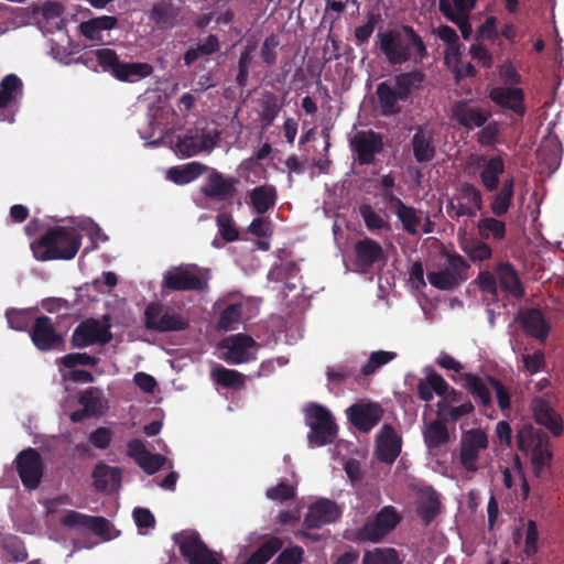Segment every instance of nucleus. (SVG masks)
<instances>
[{
	"label": "nucleus",
	"mask_w": 564,
	"mask_h": 564,
	"mask_svg": "<svg viewBox=\"0 0 564 564\" xmlns=\"http://www.w3.org/2000/svg\"><path fill=\"white\" fill-rule=\"evenodd\" d=\"M360 215L364 218L367 228L371 231L388 228V220L386 214L375 210L369 205H362L360 207Z\"/></svg>",
	"instance_id": "obj_54"
},
{
	"label": "nucleus",
	"mask_w": 564,
	"mask_h": 564,
	"mask_svg": "<svg viewBox=\"0 0 564 564\" xmlns=\"http://www.w3.org/2000/svg\"><path fill=\"white\" fill-rule=\"evenodd\" d=\"M524 544L523 552L527 556H532L538 552L539 532L535 521L529 520L523 531Z\"/></svg>",
	"instance_id": "obj_62"
},
{
	"label": "nucleus",
	"mask_w": 564,
	"mask_h": 564,
	"mask_svg": "<svg viewBox=\"0 0 564 564\" xmlns=\"http://www.w3.org/2000/svg\"><path fill=\"white\" fill-rule=\"evenodd\" d=\"M459 381L482 404H489L491 401V394L495 393L501 410L510 408V392L498 380L490 377L480 378L475 375H460Z\"/></svg>",
	"instance_id": "obj_6"
},
{
	"label": "nucleus",
	"mask_w": 564,
	"mask_h": 564,
	"mask_svg": "<svg viewBox=\"0 0 564 564\" xmlns=\"http://www.w3.org/2000/svg\"><path fill=\"white\" fill-rule=\"evenodd\" d=\"M522 369L529 375H535L544 370L546 366L545 355L542 350L523 352L521 355Z\"/></svg>",
	"instance_id": "obj_57"
},
{
	"label": "nucleus",
	"mask_w": 564,
	"mask_h": 564,
	"mask_svg": "<svg viewBox=\"0 0 564 564\" xmlns=\"http://www.w3.org/2000/svg\"><path fill=\"white\" fill-rule=\"evenodd\" d=\"M479 235L485 239L501 240L506 235L505 223L492 217H484L477 225Z\"/></svg>",
	"instance_id": "obj_52"
},
{
	"label": "nucleus",
	"mask_w": 564,
	"mask_h": 564,
	"mask_svg": "<svg viewBox=\"0 0 564 564\" xmlns=\"http://www.w3.org/2000/svg\"><path fill=\"white\" fill-rule=\"evenodd\" d=\"M377 456L380 460L392 463L401 452V437L395 430L388 424H384L376 440Z\"/></svg>",
	"instance_id": "obj_24"
},
{
	"label": "nucleus",
	"mask_w": 564,
	"mask_h": 564,
	"mask_svg": "<svg viewBox=\"0 0 564 564\" xmlns=\"http://www.w3.org/2000/svg\"><path fill=\"white\" fill-rule=\"evenodd\" d=\"M459 243L463 251L473 262L485 261L492 256V250L489 245L469 238L466 234L459 235Z\"/></svg>",
	"instance_id": "obj_42"
},
{
	"label": "nucleus",
	"mask_w": 564,
	"mask_h": 564,
	"mask_svg": "<svg viewBox=\"0 0 564 564\" xmlns=\"http://www.w3.org/2000/svg\"><path fill=\"white\" fill-rule=\"evenodd\" d=\"M214 382L231 389H240L245 386V377L240 372L215 365L210 370Z\"/></svg>",
	"instance_id": "obj_45"
},
{
	"label": "nucleus",
	"mask_w": 564,
	"mask_h": 564,
	"mask_svg": "<svg viewBox=\"0 0 564 564\" xmlns=\"http://www.w3.org/2000/svg\"><path fill=\"white\" fill-rule=\"evenodd\" d=\"M467 262L462 257H451L448 264L427 274L430 283L440 290H452L464 282L467 276Z\"/></svg>",
	"instance_id": "obj_13"
},
{
	"label": "nucleus",
	"mask_w": 564,
	"mask_h": 564,
	"mask_svg": "<svg viewBox=\"0 0 564 564\" xmlns=\"http://www.w3.org/2000/svg\"><path fill=\"white\" fill-rule=\"evenodd\" d=\"M417 505L419 513L426 523L430 522L441 510L438 495L431 487L420 489Z\"/></svg>",
	"instance_id": "obj_38"
},
{
	"label": "nucleus",
	"mask_w": 564,
	"mask_h": 564,
	"mask_svg": "<svg viewBox=\"0 0 564 564\" xmlns=\"http://www.w3.org/2000/svg\"><path fill=\"white\" fill-rule=\"evenodd\" d=\"M397 215L401 220L404 229L410 234H429L432 231L429 217L422 212H417L412 207L405 206L401 200L397 199Z\"/></svg>",
	"instance_id": "obj_26"
},
{
	"label": "nucleus",
	"mask_w": 564,
	"mask_h": 564,
	"mask_svg": "<svg viewBox=\"0 0 564 564\" xmlns=\"http://www.w3.org/2000/svg\"><path fill=\"white\" fill-rule=\"evenodd\" d=\"M364 564H402L398 552L391 547H375L367 551L362 558Z\"/></svg>",
	"instance_id": "obj_48"
},
{
	"label": "nucleus",
	"mask_w": 564,
	"mask_h": 564,
	"mask_svg": "<svg viewBox=\"0 0 564 564\" xmlns=\"http://www.w3.org/2000/svg\"><path fill=\"white\" fill-rule=\"evenodd\" d=\"M15 462L22 484L30 489L36 488L43 474L39 453L33 448L24 449L18 455Z\"/></svg>",
	"instance_id": "obj_19"
},
{
	"label": "nucleus",
	"mask_w": 564,
	"mask_h": 564,
	"mask_svg": "<svg viewBox=\"0 0 564 564\" xmlns=\"http://www.w3.org/2000/svg\"><path fill=\"white\" fill-rule=\"evenodd\" d=\"M358 261L364 265H370L382 257V248L372 239H364L356 245Z\"/></svg>",
	"instance_id": "obj_47"
},
{
	"label": "nucleus",
	"mask_w": 564,
	"mask_h": 564,
	"mask_svg": "<svg viewBox=\"0 0 564 564\" xmlns=\"http://www.w3.org/2000/svg\"><path fill=\"white\" fill-rule=\"evenodd\" d=\"M209 271L194 264H182L166 270L163 274V288L177 291H205L208 289Z\"/></svg>",
	"instance_id": "obj_4"
},
{
	"label": "nucleus",
	"mask_w": 564,
	"mask_h": 564,
	"mask_svg": "<svg viewBox=\"0 0 564 564\" xmlns=\"http://www.w3.org/2000/svg\"><path fill=\"white\" fill-rule=\"evenodd\" d=\"M177 10L167 4L155 6L152 19L161 29H171L176 24Z\"/></svg>",
	"instance_id": "obj_56"
},
{
	"label": "nucleus",
	"mask_w": 564,
	"mask_h": 564,
	"mask_svg": "<svg viewBox=\"0 0 564 564\" xmlns=\"http://www.w3.org/2000/svg\"><path fill=\"white\" fill-rule=\"evenodd\" d=\"M476 0H440V9L449 20L468 17Z\"/></svg>",
	"instance_id": "obj_46"
},
{
	"label": "nucleus",
	"mask_w": 564,
	"mask_h": 564,
	"mask_svg": "<svg viewBox=\"0 0 564 564\" xmlns=\"http://www.w3.org/2000/svg\"><path fill=\"white\" fill-rule=\"evenodd\" d=\"M79 403L83 405L84 410L74 411L69 414L73 422H79L85 416L101 415L108 408L102 391L97 388L85 390L79 397Z\"/></svg>",
	"instance_id": "obj_25"
},
{
	"label": "nucleus",
	"mask_w": 564,
	"mask_h": 564,
	"mask_svg": "<svg viewBox=\"0 0 564 564\" xmlns=\"http://www.w3.org/2000/svg\"><path fill=\"white\" fill-rule=\"evenodd\" d=\"M217 227L219 235L226 242H231L238 239V230L229 216L224 214L218 215Z\"/></svg>",
	"instance_id": "obj_64"
},
{
	"label": "nucleus",
	"mask_w": 564,
	"mask_h": 564,
	"mask_svg": "<svg viewBox=\"0 0 564 564\" xmlns=\"http://www.w3.org/2000/svg\"><path fill=\"white\" fill-rule=\"evenodd\" d=\"M144 321L147 328L155 332H177L188 326L186 316L158 303H151L147 306Z\"/></svg>",
	"instance_id": "obj_8"
},
{
	"label": "nucleus",
	"mask_w": 564,
	"mask_h": 564,
	"mask_svg": "<svg viewBox=\"0 0 564 564\" xmlns=\"http://www.w3.org/2000/svg\"><path fill=\"white\" fill-rule=\"evenodd\" d=\"M86 530H89L104 540H110L116 536L115 530L111 524L104 518L100 517H89L88 525Z\"/></svg>",
	"instance_id": "obj_63"
},
{
	"label": "nucleus",
	"mask_w": 564,
	"mask_h": 564,
	"mask_svg": "<svg viewBox=\"0 0 564 564\" xmlns=\"http://www.w3.org/2000/svg\"><path fill=\"white\" fill-rule=\"evenodd\" d=\"M205 166L198 162H191L182 166L171 167L166 177L175 184L184 185L193 182L204 173Z\"/></svg>",
	"instance_id": "obj_41"
},
{
	"label": "nucleus",
	"mask_w": 564,
	"mask_h": 564,
	"mask_svg": "<svg viewBox=\"0 0 564 564\" xmlns=\"http://www.w3.org/2000/svg\"><path fill=\"white\" fill-rule=\"evenodd\" d=\"M503 170L505 164L500 156L492 158L485 163L481 172V181L488 191H492L497 187L499 175Z\"/></svg>",
	"instance_id": "obj_51"
},
{
	"label": "nucleus",
	"mask_w": 564,
	"mask_h": 564,
	"mask_svg": "<svg viewBox=\"0 0 564 564\" xmlns=\"http://www.w3.org/2000/svg\"><path fill=\"white\" fill-rule=\"evenodd\" d=\"M377 43L387 61L393 65L410 61L419 63L426 53L421 37L410 26L402 25L379 31Z\"/></svg>",
	"instance_id": "obj_2"
},
{
	"label": "nucleus",
	"mask_w": 564,
	"mask_h": 564,
	"mask_svg": "<svg viewBox=\"0 0 564 564\" xmlns=\"http://www.w3.org/2000/svg\"><path fill=\"white\" fill-rule=\"evenodd\" d=\"M31 338L41 350L53 349L61 343V337L55 333L51 319L46 316L36 319Z\"/></svg>",
	"instance_id": "obj_30"
},
{
	"label": "nucleus",
	"mask_w": 564,
	"mask_h": 564,
	"mask_svg": "<svg viewBox=\"0 0 564 564\" xmlns=\"http://www.w3.org/2000/svg\"><path fill=\"white\" fill-rule=\"evenodd\" d=\"M306 423L311 429L307 436L311 447H319L332 440L337 434V426L330 412L318 404H310L305 408Z\"/></svg>",
	"instance_id": "obj_5"
},
{
	"label": "nucleus",
	"mask_w": 564,
	"mask_h": 564,
	"mask_svg": "<svg viewBox=\"0 0 564 564\" xmlns=\"http://www.w3.org/2000/svg\"><path fill=\"white\" fill-rule=\"evenodd\" d=\"M219 48V43L216 36L208 35L196 48L186 52L184 61L187 65L195 62L199 56L213 54Z\"/></svg>",
	"instance_id": "obj_55"
},
{
	"label": "nucleus",
	"mask_w": 564,
	"mask_h": 564,
	"mask_svg": "<svg viewBox=\"0 0 564 564\" xmlns=\"http://www.w3.org/2000/svg\"><path fill=\"white\" fill-rule=\"evenodd\" d=\"M282 546V542L272 538L267 541L261 547H259L248 560H246L242 564H264L267 563L272 555L280 550Z\"/></svg>",
	"instance_id": "obj_53"
},
{
	"label": "nucleus",
	"mask_w": 564,
	"mask_h": 564,
	"mask_svg": "<svg viewBox=\"0 0 564 564\" xmlns=\"http://www.w3.org/2000/svg\"><path fill=\"white\" fill-rule=\"evenodd\" d=\"M34 316V310H10L7 312L8 324L12 329L25 330Z\"/></svg>",
	"instance_id": "obj_61"
},
{
	"label": "nucleus",
	"mask_w": 564,
	"mask_h": 564,
	"mask_svg": "<svg viewBox=\"0 0 564 564\" xmlns=\"http://www.w3.org/2000/svg\"><path fill=\"white\" fill-rule=\"evenodd\" d=\"M22 97V82L13 74L0 83V121L13 122Z\"/></svg>",
	"instance_id": "obj_17"
},
{
	"label": "nucleus",
	"mask_w": 564,
	"mask_h": 564,
	"mask_svg": "<svg viewBox=\"0 0 564 564\" xmlns=\"http://www.w3.org/2000/svg\"><path fill=\"white\" fill-rule=\"evenodd\" d=\"M395 356L397 355L393 351H373L368 361L361 368L362 375L370 376L375 373L379 368L392 361Z\"/></svg>",
	"instance_id": "obj_59"
},
{
	"label": "nucleus",
	"mask_w": 564,
	"mask_h": 564,
	"mask_svg": "<svg viewBox=\"0 0 564 564\" xmlns=\"http://www.w3.org/2000/svg\"><path fill=\"white\" fill-rule=\"evenodd\" d=\"M276 202V191L273 185L264 184L254 187L249 193L248 204L258 214H264L269 209L273 208Z\"/></svg>",
	"instance_id": "obj_35"
},
{
	"label": "nucleus",
	"mask_w": 564,
	"mask_h": 564,
	"mask_svg": "<svg viewBox=\"0 0 564 564\" xmlns=\"http://www.w3.org/2000/svg\"><path fill=\"white\" fill-rule=\"evenodd\" d=\"M346 414L354 426L368 432L379 422L382 411L377 403L360 400L349 406Z\"/></svg>",
	"instance_id": "obj_20"
},
{
	"label": "nucleus",
	"mask_w": 564,
	"mask_h": 564,
	"mask_svg": "<svg viewBox=\"0 0 564 564\" xmlns=\"http://www.w3.org/2000/svg\"><path fill=\"white\" fill-rule=\"evenodd\" d=\"M400 517L392 507H384L375 519L368 521L358 532L364 541L378 542L399 523Z\"/></svg>",
	"instance_id": "obj_16"
},
{
	"label": "nucleus",
	"mask_w": 564,
	"mask_h": 564,
	"mask_svg": "<svg viewBox=\"0 0 564 564\" xmlns=\"http://www.w3.org/2000/svg\"><path fill=\"white\" fill-rule=\"evenodd\" d=\"M110 315L102 319L89 318L80 323L73 333V344L76 347H87L94 344H106L112 338L110 333Z\"/></svg>",
	"instance_id": "obj_9"
},
{
	"label": "nucleus",
	"mask_w": 564,
	"mask_h": 564,
	"mask_svg": "<svg viewBox=\"0 0 564 564\" xmlns=\"http://www.w3.org/2000/svg\"><path fill=\"white\" fill-rule=\"evenodd\" d=\"M235 182L230 178H224L219 174H212L204 187V193L213 198L226 199L232 195Z\"/></svg>",
	"instance_id": "obj_44"
},
{
	"label": "nucleus",
	"mask_w": 564,
	"mask_h": 564,
	"mask_svg": "<svg viewBox=\"0 0 564 564\" xmlns=\"http://www.w3.org/2000/svg\"><path fill=\"white\" fill-rule=\"evenodd\" d=\"M488 436L482 430H469L465 432L460 441L459 462L464 469L475 473L478 469L480 451L487 448Z\"/></svg>",
	"instance_id": "obj_14"
},
{
	"label": "nucleus",
	"mask_w": 564,
	"mask_h": 564,
	"mask_svg": "<svg viewBox=\"0 0 564 564\" xmlns=\"http://www.w3.org/2000/svg\"><path fill=\"white\" fill-rule=\"evenodd\" d=\"M413 153L417 162L431 161L435 154L433 135L426 129L419 130L412 139Z\"/></svg>",
	"instance_id": "obj_39"
},
{
	"label": "nucleus",
	"mask_w": 564,
	"mask_h": 564,
	"mask_svg": "<svg viewBox=\"0 0 564 564\" xmlns=\"http://www.w3.org/2000/svg\"><path fill=\"white\" fill-rule=\"evenodd\" d=\"M513 195V181L509 180L503 185L491 204V210L495 215L501 216L507 213Z\"/></svg>",
	"instance_id": "obj_58"
},
{
	"label": "nucleus",
	"mask_w": 564,
	"mask_h": 564,
	"mask_svg": "<svg viewBox=\"0 0 564 564\" xmlns=\"http://www.w3.org/2000/svg\"><path fill=\"white\" fill-rule=\"evenodd\" d=\"M519 322L523 332L538 340L545 343L552 329L551 321L536 308L524 310L519 313Z\"/></svg>",
	"instance_id": "obj_21"
},
{
	"label": "nucleus",
	"mask_w": 564,
	"mask_h": 564,
	"mask_svg": "<svg viewBox=\"0 0 564 564\" xmlns=\"http://www.w3.org/2000/svg\"><path fill=\"white\" fill-rule=\"evenodd\" d=\"M96 358L86 352H75L59 359V371L64 381L87 383L93 381L88 371L82 370L78 366L95 365Z\"/></svg>",
	"instance_id": "obj_18"
},
{
	"label": "nucleus",
	"mask_w": 564,
	"mask_h": 564,
	"mask_svg": "<svg viewBox=\"0 0 564 564\" xmlns=\"http://www.w3.org/2000/svg\"><path fill=\"white\" fill-rule=\"evenodd\" d=\"M500 288L512 296L519 297L523 290L518 274L510 263L501 262L496 268Z\"/></svg>",
	"instance_id": "obj_37"
},
{
	"label": "nucleus",
	"mask_w": 564,
	"mask_h": 564,
	"mask_svg": "<svg viewBox=\"0 0 564 564\" xmlns=\"http://www.w3.org/2000/svg\"><path fill=\"white\" fill-rule=\"evenodd\" d=\"M419 395L424 401H431L434 394L442 398L437 403V416L446 417V401L456 399V391L451 389L442 376L431 372L425 380L421 381L419 387Z\"/></svg>",
	"instance_id": "obj_12"
},
{
	"label": "nucleus",
	"mask_w": 564,
	"mask_h": 564,
	"mask_svg": "<svg viewBox=\"0 0 564 564\" xmlns=\"http://www.w3.org/2000/svg\"><path fill=\"white\" fill-rule=\"evenodd\" d=\"M6 554L11 557L12 562H23L28 557L23 543L17 536H6L0 540Z\"/></svg>",
	"instance_id": "obj_60"
},
{
	"label": "nucleus",
	"mask_w": 564,
	"mask_h": 564,
	"mask_svg": "<svg viewBox=\"0 0 564 564\" xmlns=\"http://www.w3.org/2000/svg\"><path fill=\"white\" fill-rule=\"evenodd\" d=\"M503 484L508 489L513 490L517 497L525 500L529 497V485L524 478L522 467L516 457L510 467L502 470Z\"/></svg>",
	"instance_id": "obj_34"
},
{
	"label": "nucleus",
	"mask_w": 564,
	"mask_h": 564,
	"mask_svg": "<svg viewBox=\"0 0 564 564\" xmlns=\"http://www.w3.org/2000/svg\"><path fill=\"white\" fill-rule=\"evenodd\" d=\"M532 411L536 423L545 426L555 436L562 433V419L544 398L533 399Z\"/></svg>",
	"instance_id": "obj_28"
},
{
	"label": "nucleus",
	"mask_w": 564,
	"mask_h": 564,
	"mask_svg": "<svg viewBox=\"0 0 564 564\" xmlns=\"http://www.w3.org/2000/svg\"><path fill=\"white\" fill-rule=\"evenodd\" d=\"M453 117L465 128L474 129L487 121L489 112L473 102L459 101L453 107Z\"/></svg>",
	"instance_id": "obj_27"
},
{
	"label": "nucleus",
	"mask_w": 564,
	"mask_h": 564,
	"mask_svg": "<svg viewBox=\"0 0 564 564\" xmlns=\"http://www.w3.org/2000/svg\"><path fill=\"white\" fill-rule=\"evenodd\" d=\"M217 139L216 132L189 131L173 142V150L177 155L189 158L203 151H210Z\"/></svg>",
	"instance_id": "obj_15"
},
{
	"label": "nucleus",
	"mask_w": 564,
	"mask_h": 564,
	"mask_svg": "<svg viewBox=\"0 0 564 564\" xmlns=\"http://www.w3.org/2000/svg\"><path fill=\"white\" fill-rule=\"evenodd\" d=\"M174 541L189 564H220L217 554L205 546L197 533L184 531L175 534Z\"/></svg>",
	"instance_id": "obj_11"
},
{
	"label": "nucleus",
	"mask_w": 564,
	"mask_h": 564,
	"mask_svg": "<svg viewBox=\"0 0 564 564\" xmlns=\"http://www.w3.org/2000/svg\"><path fill=\"white\" fill-rule=\"evenodd\" d=\"M437 36L445 44V63L457 79L465 76H473L475 68L470 63L462 62L460 45L454 29L442 25L436 30Z\"/></svg>",
	"instance_id": "obj_10"
},
{
	"label": "nucleus",
	"mask_w": 564,
	"mask_h": 564,
	"mask_svg": "<svg viewBox=\"0 0 564 564\" xmlns=\"http://www.w3.org/2000/svg\"><path fill=\"white\" fill-rule=\"evenodd\" d=\"M117 19L110 15L98 17L80 23L82 34L90 41H102L105 33L113 29Z\"/></svg>",
	"instance_id": "obj_36"
},
{
	"label": "nucleus",
	"mask_w": 564,
	"mask_h": 564,
	"mask_svg": "<svg viewBox=\"0 0 564 564\" xmlns=\"http://www.w3.org/2000/svg\"><path fill=\"white\" fill-rule=\"evenodd\" d=\"M129 455L139 464V466L148 474H154L164 464L165 458L148 452L144 444L139 440H133L128 444Z\"/></svg>",
	"instance_id": "obj_31"
},
{
	"label": "nucleus",
	"mask_w": 564,
	"mask_h": 564,
	"mask_svg": "<svg viewBox=\"0 0 564 564\" xmlns=\"http://www.w3.org/2000/svg\"><path fill=\"white\" fill-rule=\"evenodd\" d=\"M98 490H116L120 485V470L117 467L98 465L93 474Z\"/></svg>",
	"instance_id": "obj_40"
},
{
	"label": "nucleus",
	"mask_w": 564,
	"mask_h": 564,
	"mask_svg": "<svg viewBox=\"0 0 564 564\" xmlns=\"http://www.w3.org/2000/svg\"><path fill=\"white\" fill-rule=\"evenodd\" d=\"M517 441L519 449L527 454L545 444L541 434L532 425H524L519 430Z\"/></svg>",
	"instance_id": "obj_49"
},
{
	"label": "nucleus",
	"mask_w": 564,
	"mask_h": 564,
	"mask_svg": "<svg viewBox=\"0 0 564 564\" xmlns=\"http://www.w3.org/2000/svg\"><path fill=\"white\" fill-rule=\"evenodd\" d=\"M422 75L417 72L405 73L393 80L378 85L377 95L384 115L395 113L400 110L399 104L408 100L411 91L420 86Z\"/></svg>",
	"instance_id": "obj_3"
},
{
	"label": "nucleus",
	"mask_w": 564,
	"mask_h": 564,
	"mask_svg": "<svg viewBox=\"0 0 564 564\" xmlns=\"http://www.w3.org/2000/svg\"><path fill=\"white\" fill-rule=\"evenodd\" d=\"M339 516V507L334 501L322 498L310 506L305 517V525L307 528H321L334 522Z\"/></svg>",
	"instance_id": "obj_22"
},
{
	"label": "nucleus",
	"mask_w": 564,
	"mask_h": 564,
	"mask_svg": "<svg viewBox=\"0 0 564 564\" xmlns=\"http://www.w3.org/2000/svg\"><path fill=\"white\" fill-rule=\"evenodd\" d=\"M423 435L425 444L430 449L442 446L448 440L447 429L440 421H433L426 424Z\"/></svg>",
	"instance_id": "obj_50"
},
{
	"label": "nucleus",
	"mask_w": 564,
	"mask_h": 564,
	"mask_svg": "<svg viewBox=\"0 0 564 564\" xmlns=\"http://www.w3.org/2000/svg\"><path fill=\"white\" fill-rule=\"evenodd\" d=\"M350 145L359 163L368 164L372 161L373 155L381 150L382 141L373 131H359L351 139Z\"/></svg>",
	"instance_id": "obj_23"
},
{
	"label": "nucleus",
	"mask_w": 564,
	"mask_h": 564,
	"mask_svg": "<svg viewBox=\"0 0 564 564\" xmlns=\"http://www.w3.org/2000/svg\"><path fill=\"white\" fill-rule=\"evenodd\" d=\"M84 236L89 237L94 245L107 239L97 224L85 219L75 227H57L48 231L40 241L32 243L31 248L34 257L41 261L69 260L76 256Z\"/></svg>",
	"instance_id": "obj_1"
},
{
	"label": "nucleus",
	"mask_w": 564,
	"mask_h": 564,
	"mask_svg": "<svg viewBox=\"0 0 564 564\" xmlns=\"http://www.w3.org/2000/svg\"><path fill=\"white\" fill-rule=\"evenodd\" d=\"M562 145L555 134H547L541 142L538 150V160L549 172H554L561 161Z\"/></svg>",
	"instance_id": "obj_32"
},
{
	"label": "nucleus",
	"mask_w": 564,
	"mask_h": 564,
	"mask_svg": "<svg viewBox=\"0 0 564 564\" xmlns=\"http://www.w3.org/2000/svg\"><path fill=\"white\" fill-rule=\"evenodd\" d=\"M259 345L248 335L236 334L223 339L216 348L218 358L239 365L256 358Z\"/></svg>",
	"instance_id": "obj_7"
},
{
	"label": "nucleus",
	"mask_w": 564,
	"mask_h": 564,
	"mask_svg": "<svg viewBox=\"0 0 564 564\" xmlns=\"http://www.w3.org/2000/svg\"><path fill=\"white\" fill-rule=\"evenodd\" d=\"M490 99L502 108H508L518 115L524 113L523 91L517 87H494L489 91Z\"/></svg>",
	"instance_id": "obj_29"
},
{
	"label": "nucleus",
	"mask_w": 564,
	"mask_h": 564,
	"mask_svg": "<svg viewBox=\"0 0 564 564\" xmlns=\"http://www.w3.org/2000/svg\"><path fill=\"white\" fill-rule=\"evenodd\" d=\"M152 73L153 67L148 63H121L115 68V77L127 82L140 80Z\"/></svg>",
	"instance_id": "obj_43"
},
{
	"label": "nucleus",
	"mask_w": 564,
	"mask_h": 564,
	"mask_svg": "<svg viewBox=\"0 0 564 564\" xmlns=\"http://www.w3.org/2000/svg\"><path fill=\"white\" fill-rule=\"evenodd\" d=\"M221 304L226 305V307L221 312L218 323L219 327L225 330L237 328L241 318L245 301L237 294H231L228 296V300L224 299L218 302V305Z\"/></svg>",
	"instance_id": "obj_33"
}]
</instances>
